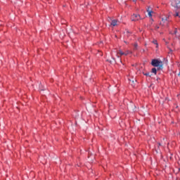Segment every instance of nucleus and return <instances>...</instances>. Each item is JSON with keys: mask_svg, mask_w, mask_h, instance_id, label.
Instances as JSON below:
<instances>
[{"mask_svg": "<svg viewBox=\"0 0 180 180\" xmlns=\"http://www.w3.org/2000/svg\"><path fill=\"white\" fill-rule=\"evenodd\" d=\"M152 66L158 68V70H162L163 69V63L161 60L159 59H153L151 61Z\"/></svg>", "mask_w": 180, "mask_h": 180, "instance_id": "1", "label": "nucleus"}, {"mask_svg": "<svg viewBox=\"0 0 180 180\" xmlns=\"http://www.w3.org/2000/svg\"><path fill=\"white\" fill-rule=\"evenodd\" d=\"M131 21L136 22L141 20V17L139 14H133L131 15Z\"/></svg>", "mask_w": 180, "mask_h": 180, "instance_id": "2", "label": "nucleus"}, {"mask_svg": "<svg viewBox=\"0 0 180 180\" xmlns=\"http://www.w3.org/2000/svg\"><path fill=\"white\" fill-rule=\"evenodd\" d=\"M117 21L116 20H112L111 22V25L113 27L117 26Z\"/></svg>", "mask_w": 180, "mask_h": 180, "instance_id": "3", "label": "nucleus"}, {"mask_svg": "<svg viewBox=\"0 0 180 180\" xmlns=\"http://www.w3.org/2000/svg\"><path fill=\"white\" fill-rule=\"evenodd\" d=\"M158 70V68L156 69V68H153L152 70H151V72L155 74V75H156Z\"/></svg>", "mask_w": 180, "mask_h": 180, "instance_id": "4", "label": "nucleus"}, {"mask_svg": "<svg viewBox=\"0 0 180 180\" xmlns=\"http://www.w3.org/2000/svg\"><path fill=\"white\" fill-rule=\"evenodd\" d=\"M149 9H150V7L148 8L147 12L148 13V16L151 18L152 17L153 11L149 10Z\"/></svg>", "mask_w": 180, "mask_h": 180, "instance_id": "5", "label": "nucleus"}, {"mask_svg": "<svg viewBox=\"0 0 180 180\" xmlns=\"http://www.w3.org/2000/svg\"><path fill=\"white\" fill-rule=\"evenodd\" d=\"M118 53H119L120 56H127V53H124V52L122 51H120L118 52Z\"/></svg>", "mask_w": 180, "mask_h": 180, "instance_id": "6", "label": "nucleus"}, {"mask_svg": "<svg viewBox=\"0 0 180 180\" xmlns=\"http://www.w3.org/2000/svg\"><path fill=\"white\" fill-rule=\"evenodd\" d=\"M143 75L144 76H146V77H151L152 75H150V72H143Z\"/></svg>", "mask_w": 180, "mask_h": 180, "instance_id": "7", "label": "nucleus"}, {"mask_svg": "<svg viewBox=\"0 0 180 180\" xmlns=\"http://www.w3.org/2000/svg\"><path fill=\"white\" fill-rule=\"evenodd\" d=\"M134 51H136L138 49V44L137 43H135L134 45Z\"/></svg>", "mask_w": 180, "mask_h": 180, "instance_id": "8", "label": "nucleus"}, {"mask_svg": "<svg viewBox=\"0 0 180 180\" xmlns=\"http://www.w3.org/2000/svg\"><path fill=\"white\" fill-rule=\"evenodd\" d=\"M162 21L164 22H165L166 21H168V18H167V17L166 18H162Z\"/></svg>", "mask_w": 180, "mask_h": 180, "instance_id": "9", "label": "nucleus"}, {"mask_svg": "<svg viewBox=\"0 0 180 180\" xmlns=\"http://www.w3.org/2000/svg\"><path fill=\"white\" fill-rule=\"evenodd\" d=\"M153 43L154 44H155V45H157V48L158 47V41H157V40H153Z\"/></svg>", "mask_w": 180, "mask_h": 180, "instance_id": "10", "label": "nucleus"}, {"mask_svg": "<svg viewBox=\"0 0 180 180\" xmlns=\"http://www.w3.org/2000/svg\"><path fill=\"white\" fill-rule=\"evenodd\" d=\"M177 34V29L176 28L175 30L174 31V33H172V34Z\"/></svg>", "mask_w": 180, "mask_h": 180, "instance_id": "11", "label": "nucleus"}, {"mask_svg": "<svg viewBox=\"0 0 180 180\" xmlns=\"http://www.w3.org/2000/svg\"><path fill=\"white\" fill-rule=\"evenodd\" d=\"M176 8L178 10H180V6H179L178 4H176Z\"/></svg>", "mask_w": 180, "mask_h": 180, "instance_id": "12", "label": "nucleus"}, {"mask_svg": "<svg viewBox=\"0 0 180 180\" xmlns=\"http://www.w3.org/2000/svg\"><path fill=\"white\" fill-rule=\"evenodd\" d=\"M175 17H179V13H178V12H176V14H175Z\"/></svg>", "mask_w": 180, "mask_h": 180, "instance_id": "13", "label": "nucleus"}, {"mask_svg": "<svg viewBox=\"0 0 180 180\" xmlns=\"http://www.w3.org/2000/svg\"><path fill=\"white\" fill-rule=\"evenodd\" d=\"M160 27L159 26H155V30H159Z\"/></svg>", "mask_w": 180, "mask_h": 180, "instance_id": "14", "label": "nucleus"}, {"mask_svg": "<svg viewBox=\"0 0 180 180\" xmlns=\"http://www.w3.org/2000/svg\"><path fill=\"white\" fill-rule=\"evenodd\" d=\"M159 80H160V78L158 77L157 78V82H158Z\"/></svg>", "mask_w": 180, "mask_h": 180, "instance_id": "15", "label": "nucleus"}, {"mask_svg": "<svg viewBox=\"0 0 180 180\" xmlns=\"http://www.w3.org/2000/svg\"><path fill=\"white\" fill-rule=\"evenodd\" d=\"M137 1V0H133V2H136Z\"/></svg>", "mask_w": 180, "mask_h": 180, "instance_id": "16", "label": "nucleus"}, {"mask_svg": "<svg viewBox=\"0 0 180 180\" xmlns=\"http://www.w3.org/2000/svg\"><path fill=\"white\" fill-rule=\"evenodd\" d=\"M178 76L180 77V71H179V73L178 74Z\"/></svg>", "mask_w": 180, "mask_h": 180, "instance_id": "17", "label": "nucleus"}, {"mask_svg": "<svg viewBox=\"0 0 180 180\" xmlns=\"http://www.w3.org/2000/svg\"><path fill=\"white\" fill-rule=\"evenodd\" d=\"M170 51H171V52H172V49H170Z\"/></svg>", "mask_w": 180, "mask_h": 180, "instance_id": "18", "label": "nucleus"}, {"mask_svg": "<svg viewBox=\"0 0 180 180\" xmlns=\"http://www.w3.org/2000/svg\"><path fill=\"white\" fill-rule=\"evenodd\" d=\"M179 4H180V1H179Z\"/></svg>", "mask_w": 180, "mask_h": 180, "instance_id": "19", "label": "nucleus"}, {"mask_svg": "<svg viewBox=\"0 0 180 180\" xmlns=\"http://www.w3.org/2000/svg\"><path fill=\"white\" fill-rule=\"evenodd\" d=\"M125 44H127V41H124Z\"/></svg>", "mask_w": 180, "mask_h": 180, "instance_id": "20", "label": "nucleus"}, {"mask_svg": "<svg viewBox=\"0 0 180 180\" xmlns=\"http://www.w3.org/2000/svg\"><path fill=\"white\" fill-rule=\"evenodd\" d=\"M179 18H180V15H179Z\"/></svg>", "mask_w": 180, "mask_h": 180, "instance_id": "21", "label": "nucleus"}, {"mask_svg": "<svg viewBox=\"0 0 180 180\" xmlns=\"http://www.w3.org/2000/svg\"><path fill=\"white\" fill-rule=\"evenodd\" d=\"M179 172H180V168H179Z\"/></svg>", "mask_w": 180, "mask_h": 180, "instance_id": "22", "label": "nucleus"}]
</instances>
